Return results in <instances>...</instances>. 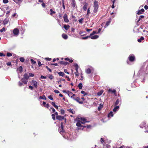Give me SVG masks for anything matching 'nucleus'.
Instances as JSON below:
<instances>
[{
	"mask_svg": "<svg viewBox=\"0 0 148 148\" xmlns=\"http://www.w3.org/2000/svg\"><path fill=\"white\" fill-rule=\"evenodd\" d=\"M67 93L69 97H71L72 98V92L69 91H68L67 92Z\"/></svg>",
	"mask_w": 148,
	"mask_h": 148,
	"instance_id": "nucleus-35",
	"label": "nucleus"
},
{
	"mask_svg": "<svg viewBox=\"0 0 148 148\" xmlns=\"http://www.w3.org/2000/svg\"><path fill=\"white\" fill-rule=\"evenodd\" d=\"M32 83L33 84L34 87L36 88L37 87V82L35 80H32Z\"/></svg>",
	"mask_w": 148,
	"mask_h": 148,
	"instance_id": "nucleus-7",
	"label": "nucleus"
},
{
	"mask_svg": "<svg viewBox=\"0 0 148 148\" xmlns=\"http://www.w3.org/2000/svg\"><path fill=\"white\" fill-rule=\"evenodd\" d=\"M120 102V99H117L115 103V106H116L118 105Z\"/></svg>",
	"mask_w": 148,
	"mask_h": 148,
	"instance_id": "nucleus-33",
	"label": "nucleus"
},
{
	"mask_svg": "<svg viewBox=\"0 0 148 148\" xmlns=\"http://www.w3.org/2000/svg\"><path fill=\"white\" fill-rule=\"evenodd\" d=\"M5 27H3L0 30V32H2L3 31L5 32Z\"/></svg>",
	"mask_w": 148,
	"mask_h": 148,
	"instance_id": "nucleus-50",
	"label": "nucleus"
},
{
	"mask_svg": "<svg viewBox=\"0 0 148 148\" xmlns=\"http://www.w3.org/2000/svg\"><path fill=\"white\" fill-rule=\"evenodd\" d=\"M7 56L8 57L11 56H12V54L10 53H7Z\"/></svg>",
	"mask_w": 148,
	"mask_h": 148,
	"instance_id": "nucleus-47",
	"label": "nucleus"
},
{
	"mask_svg": "<svg viewBox=\"0 0 148 148\" xmlns=\"http://www.w3.org/2000/svg\"><path fill=\"white\" fill-rule=\"evenodd\" d=\"M64 27L66 30H67L69 28L70 26L68 25H65L64 26Z\"/></svg>",
	"mask_w": 148,
	"mask_h": 148,
	"instance_id": "nucleus-21",
	"label": "nucleus"
},
{
	"mask_svg": "<svg viewBox=\"0 0 148 148\" xmlns=\"http://www.w3.org/2000/svg\"><path fill=\"white\" fill-rule=\"evenodd\" d=\"M39 98L40 99L45 100H46L47 99V98L45 95H43L42 96H40L39 97Z\"/></svg>",
	"mask_w": 148,
	"mask_h": 148,
	"instance_id": "nucleus-32",
	"label": "nucleus"
},
{
	"mask_svg": "<svg viewBox=\"0 0 148 148\" xmlns=\"http://www.w3.org/2000/svg\"><path fill=\"white\" fill-rule=\"evenodd\" d=\"M50 11L51 12L50 14L51 15H52V14H55L56 13V12L54 11H53L51 9H50Z\"/></svg>",
	"mask_w": 148,
	"mask_h": 148,
	"instance_id": "nucleus-25",
	"label": "nucleus"
},
{
	"mask_svg": "<svg viewBox=\"0 0 148 148\" xmlns=\"http://www.w3.org/2000/svg\"><path fill=\"white\" fill-rule=\"evenodd\" d=\"M23 77H24L23 78H24L27 80L28 79H29V76L27 74V73H26L25 74H24V75H23Z\"/></svg>",
	"mask_w": 148,
	"mask_h": 148,
	"instance_id": "nucleus-19",
	"label": "nucleus"
},
{
	"mask_svg": "<svg viewBox=\"0 0 148 148\" xmlns=\"http://www.w3.org/2000/svg\"><path fill=\"white\" fill-rule=\"evenodd\" d=\"M54 92H55V93H57V94L59 93H60V92L59 91H58V90H55L54 91Z\"/></svg>",
	"mask_w": 148,
	"mask_h": 148,
	"instance_id": "nucleus-59",
	"label": "nucleus"
},
{
	"mask_svg": "<svg viewBox=\"0 0 148 148\" xmlns=\"http://www.w3.org/2000/svg\"><path fill=\"white\" fill-rule=\"evenodd\" d=\"M80 121H78V122L76 123V125L77 127H86V126H83L81 124V122H80Z\"/></svg>",
	"mask_w": 148,
	"mask_h": 148,
	"instance_id": "nucleus-9",
	"label": "nucleus"
},
{
	"mask_svg": "<svg viewBox=\"0 0 148 148\" xmlns=\"http://www.w3.org/2000/svg\"><path fill=\"white\" fill-rule=\"evenodd\" d=\"M61 114H63L65 113V112L64 110L61 109L60 110Z\"/></svg>",
	"mask_w": 148,
	"mask_h": 148,
	"instance_id": "nucleus-48",
	"label": "nucleus"
},
{
	"mask_svg": "<svg viewBox=\"0 0 148 148\" xmlns=\"http://www.w3.org/2000/svg\"><path fill=\"white\" fill-rule=\"evenodd\" d=\"M19 60L21 62H23L25 61V59L23 57H21L20 58Z\"/></svg>",
	"mask_w": 148,
	"mask_h": 148,
	"instance_id": "nucleus-37",
	"label": "nucleus"
},
{
	"mask_svg": "<svg viewBox=\"0 0 148 148\" xmlns=\"http://www.w3.org/2000/svg\"><path fill=\"white\" fill-rule=\"evenodd\" d=\"M19 30L17 28H15L13 30V33L15 35H18L19 34Z\"/></svg>",
	"mask_w": 148,
	"mask_h": 148,
	"instance_id": "nucleus-5",
	"label": "nucleus"
},
{
	"mask_svg": "<svg viewBox=\"0 0 148 148\" xmlns=\"http://www.w3.org/2000/svg\"><path fill=\"white\" fill-rule=\"evenodd\" d=\"M90 37V35L89 36H87L85 37H82V39L85 40V39H86L87 38H89Z\"/></svg>",
	"mask_w": 148,
	"mask_h": 148,
	"instance_id": "nucleus-41",
	"label": "nucleus"
},
{
	"mask_svg": "<svg viewBox=\"0 0 148 148\" xmlns=\"http://www.w3.org/2000/svg\"><path fill=\"white\" fill-rule=\"evenodd\" d=\"M69 63L67 62H64L63 61H60L59 62V64H63L64 65H66L68 64Z\"/></svg>",
	"mask_w": 148,
	"mask_h": 148,
	"instance_id": "nucleus-11",
	"label": "nucleus"
},
{
	"mask_svg": "<svg viewBox=\"0 0 148 148\" xmlns=\"http://www.w3.org/2000/svg\"><path fill=\"white\" fill-rule=\"evenodd\" d=\"M119 107L118 106H116L113 109V111L114 112H115L117 109L119 108Z\"/></svg>",
	"mask_w": 148,
	"mask_h": 148,
	"instance_id": "nucleus-38",
	"label": "nucleus"
},
{
	"mask_svg": "<svg viewBox=\"0 0 148 148\" xmlns=\"http://www.w3.org/2000/svg\"><path fill=\"white\" fill-rule=\"evenodd\" d=\"M98 3L97 1L95 0L94 3V7H99L98 5Z\"/></svg>",
	"mask_w": 148,
	"mask_h": 148,
	"instance_id": "nucleus-15",
	"label": "nucleus"
},
{
	"mask_svg": "<svg viewBox=\"0 0 148 148\" xmlns=\"http://www.w3.org/2000/svg\"><path fill=\"white\" fill-rule=\"evenodd\" d=\"M94 8L93 12L95 13H96L98 11V7H94Z\"/></svg>",
	"mask_w": 148,
	"mask_h": 148,
	"instance_id": "nucleus-22",
	"label": "nucleus"
},
{
	"mask_svg": "<svg viewBox=\"0 0 148 148\" xmlns=\"http://www.w3.org/2000/svg\"><path fill=\"white\" fill-rule=\"evenodd\" d=\"M21 81L23 83L25 84H27L28 82L27 79L23 77L21 79Z\"/></svg>",
	"mask_w": 148,
	"mask_h": 148,
	"instance_id": "nucleus-10",
	"label": "nucleus"
},
{
	"mask_svg": "<svg viewBox=\"0 0 148 148\" xmlns=\"http://www.w3.org/2000/svg\"><path fill=\"white\" fill-rule=\"evenodd\" d=\"M79 119L81 121V123L82 124H84L86 122H88V121H86V119L84 118L80 117Z\"/></svg>",
	"mask_w": 148,
	"mask_h": 148,
	"instance_id": "nucleus-3",
	"label": "nucleus"
},
{
	"mask_svg": "<svg viewBox=\"0 0 148 148\" xmlns=\"http://www.w3.org/2000/svg\"><path fill=\"white\" fill-rule=\"evenodd\" d=\"M29 77H33L34 76V75L32 73H29Z\"/></svg>",
	"mask_w": 148,
	"mask_h": 148,
	"instance_id": "nucleus-55",
	"label": "nucleus"
},
{
	"mask_svg": "<svg viewBox=\"0 0 148 148\" xmlns=\"http://www.w3.org/2000/svg\"><path fill=\"white\" fill-rule=\"evenodd\" d=\"M49 105V103H47L45 105V106H44L48 108Z\"/></svg>",
	"mask_w": 148,
	"mask_h": 148,
	"instance_id": "nucleus-62",
	"label": "nucleus"
},
{
	"mask_svg": "<svg viewBox=\"0 0 148 148\" xmlns=\"http://www.w3.org/2000/svg\"><path fill=\"white\" fill-rule=\"evenodd\" d=\"M9 20L7 18H5L3 21V23L4 25H5L8 23Z\"/></svg>",
	"mask_w": 148,
	"mask_h": 148,
	"instance_id": "nucleus-18",
	"label": "nucleus"
},
{
	"mask_svg": "<svg viewBox=\"0 0 148 148\" xmlns=\"http://www.w3.org/2000/svg\"><path fill=\"white\" fill-rule=\"evenodd\" d=\"M110 22V21H107L106 22V26H108L109 25Z\"/></svg>",
	"mask_w": 148,
	"mask_h": 148,
	"instance_id": "nucleus-52",
	"label": "nucleus"
},
{
	"mask_svg": "<svg viewBox=\"0 0 148 148\" xmlns=\"http://www.w3.org/2000/svg\"><path fill=\"white\" fill-rule=\"evenodd\" d=\"M3 1L4 3H6L8 2V0H3Z\"/></svg>",
	"mask_w": 148,
	"mask_h": 148,
	"instance_id": "nucleus-54",
	"label": "nucleus"
},
{
	"mask_svg": "<svg viewBox=\"0 0 148 148\" xmlns=\"http://www.w3.org/2000/svg\"><path fill=\"white\" fill-rule=\"evenodd\" d=\"M71 6H72V7L73 8H74L75 7V5H76V4H75V0H71Z\"/></svg>",
	"mask_w": 148,
	"mask_h": 148,
	"instance_id": "nucleus-14",
	"label": "nucleus"
},
{
	"mask_svg": "<svg viewBox=\"0 0 148 148\" xmlns=\"http://www.w3.org/2000/svg\"><path fill=\"white\" fill-rule=\"evenodd\" d=\"M7 65L8 66H10L11 65V64L10 62H8L6 63Z\"/></svg>",
	"mask_w": 148,
	"mask_h": 148,
	"instance_id": "nucleus-64",
	"label": "nucleus"
},
{
	"mask_svg": "<svg viewBox=\"0 0 148 148\" xmlns=\"http://www.w3.org/2000/svg\"><path fill=\"white\" fill-rule=\"evenodd\" d=\"M103 92V91L102 90H101L100 91L98 92L97 93V95L99 96H100L101 95Z\"/></svg>",
	"mask_w": 148,
	"mask_h": 148,
	"instance_id": "nucleus-36",
	"label": "nucleus"
},
{
	"mask_svg": "<svg viewBox=\"0 0 148 148\" xmlns=\"http://www.w3.org/2000/svg\"><path fill=\"white\" fill-rule=\"evenodd\" d=\"M113 116V112L112 111L110 112L108 114V117H112Z\"/></svg>",
	"mask_w": 148,
	"mask_h": 148,
	"instance_id": "nucleus-27",
	"label": "nucleus"
},
{
	"mask_svg": "<svg viewBox=\"0 0 148 148\" xmlns=\"http://www.w3.org/2000/svg\"><path fill=\"white\" fill-rule=\"evenodd\" d=\"M103 107V106H102V105H101V104H100L99 105V107H98V110H100Z\"/></svg>",
	"mask_w": 148,
	"mask_h": 148,
	"instance_id": "nucleus-58",
	"label": "nucleus"
},
{
	"mask_svg": "<svg viewBox=\"0 0 148 148\" xmlns=\"http://www.w3.org/2000/svg\"><path fill=\"white\" fill-rule=\"evenodd\" d=\"M64 72L68 74H69V73L68 72L66 69H64Z\"/></svg>",
	"mask_w": 148,
	"mask_h": 148,
	"instance_id": "nucleus-56",
	"label": "nucleus"
},
{
	"mask_svg": "<svg viewBox=\"0 0 148 148\" xmlns=\"http://www.w3.org/2000/svg\"><path fill=\"white\" fill-rule=\"evenodd\" d=\"M67 110L73 114H74L75 113V111H73L71 109H68Z\"/></svg>",
	"mask_w": 148,
	"mask_h": 148,
	"instance_id": "nucleus-34",
	"label": "nucleus"
},
{
	"mask_svg": "<svg viewBox=\"0 0 148 148\" xmlns=\"http://www.w3.org/2000/svg\"><path fill=\"white\" fill-rule=\"evenodd\" d=\"M88 5V3H86L84 5L83 7V9L84 11H86L87 10Z\"/></svg>",
	"mask_w": 148,
	"mask_h": 148,
	"instance_id": "nucleus-17",
	"label": "nucleus"
},
{
	"mask_svg": "<svg viewBox=\"0 0 148 148\" xmlns=\"http://www.w3.org/2000/svg\"><path fill=\"white\" fill-rule=\"evenodd\" d=\"M95 34H97V32L95 31H93L90 34V36H92V35Z\"/></svg>",
	"mask_w": 148,
	"mask_h": 148,
	"instance_id": "nucleus-43",
	"label": "nucleus"
},
{
	"mask_svg": "<svg viewBox=\"0 0 148 148\" xmlns=\"http://www.w3.org/2000/svg\"><path fill=\"white\" fill-rule=\"evenodd\" d=\"M56 119L59 121H62L64 119V117L61 116L59 115L56 116Z\"/></svg>",
	"mask_w": 148,
	"mask_h": 148,
	"instance_id": "nucleus-8",
	"label": "nucleus"
},
{
	"mask_svg": "<svg viewBox=\"0 0 148 148\" xmlns=\"http://www.w3.org/2000/svg\"><path fill=\"white\" fill-rule=\"evenodd\" d=\"M18 85L19 86H21L23 85V84L22 83L20 82H18Z\"/></svg>",
	"mask_w": 148,
	"mask_h": 148,
	"instance_id": "nucleus-53",
	"label": "nucleus"
},
{
	"mask_svg": "<svg viewBox=\"0 0 148 148\" xmlns=\"http://www.w3.org/2000/svg\"><path fill=\"white\" fill-rule=\"evenodd\" d=\"M74 66L75 67V70L76 71V72L75 73V74L76 76H77L78 75V74H77L78 72V65L77 64H75Z\"/></svg>",
	"mask_w": 148,
	"mask_h": 148,
	"instance_id": "nucleus-2",
	"label": "nucleus"
},
{
	"mask_svg": "<svg viewBox=\"0 0 148 148\" xmlns=\"http://www.w3.org/2000/svg\"><path fill=\"white\" fill-rule=\"evenodd\" d=\"M78 87L79 89H82V84L81 83H79L78 85Z\"/></svg>",
	"mask_w": 148,
	"mask_h": 148,
	"instance_id": "nucleus-30",
	"label": "nucleus"
},
{
	"mask_svg": "<svg viewBox=\"0 0 148 148\" xmlns=\"http://www.w3.org/2000/svg\"><path fill=\"white\" fill-rule=\"evenodd\" d=\"M58 74L60 76H61L62 77H64V73L61 71L59 72Z\"/></svg>",
	"mask_w": 148,
	"mask_h": 148,
	"instance_id": "nucleus-23",
	"label": "nucleus"
},
{
	"mask_svg": "<svg viewBox=\"0 0 148 148\" xmlns=\"http://www.w3.org/2000/svg\"><path fill=\"white\" fill-rule=\"evenodd\" d=\"M18 71L20 72L21 73L23 71V67L22 66H20L19 68L18 69Z\"/></svg>",
	"mask_w": 148,
	"mask_h": 148,
	"instance_id": "nucleus-28",
	"label": "nucleus"
},
{
	"mask_svg": "<svg viewBox=\"0 0 148 148\" xmlns=\"http://www.w3.org/2000/svg\"><path fill=\"white\" fill-rule=\"evenodd\" d=\"M48 97L49 99L51 100H53V98L52 97V96L51 95H50L49 96H48Z\"/></svg>",
	"mask_w": 148,
	"mask_h": 148,
	"instance_id": "nucleus-49",
	"label": "nucleus"
},
{
	"mask_svg": "<svg viewBox=\"0 0 148 148\" xmlns=\"http://www.w3.org/2000/svg\"><path fill=\"white\" fill-rule=\"evenodd\" d=\"M41 79H46L47 78V77L46 76H44L43 75H42L40 77Z\"/></svg>",
	"mask_w": 148,
	"mask_h": 148,
	"instance_id": "nucleus-57",
	"label": "nucleus"
},
{
	"mask_svg": "<svg viewBox=\"0 0 148 148\" xmlns=\"http://www.w3.org/2000/svg\"><path fill=\"white\" fill-rule=\"evenodd\" d=\"M61 129V130H59V131L60 134H62L64 133L65 131H64V128Z\"/></svg>",
	"mask_w": 148,
	"mask_h": 148,
	"instance_id": "nucleus-26",
	"label": "nucleus"
},
{
	"mask_svg": "<svg viewBox=\"0 0 148 148\" xmlns=\"http://www.w3.org/2000/svg\"><path fill=\"white\" fill-rule=\"evenodd\" d=\"M64 60H66V61H69V62H70V63H72L73 62V61L71 59V60H70L69 58H65L64 59Z\"/></svg>",
	"mask_w": 148,
	"mask_h": 148,
	"instance_id": "nucleus-31",
	"label": "nucleus"
},
{
	"mask_svg": "<svg viewBox=\"0 0 148 148\" xmlns=\"http://www.w3.org/2000/svg\"><path fill=\"white\" fill-rule=\"evenodd\" d=\"M63 18L64 21L66 23H68L69 22V21L67 18V16L66 14H64Z\"/></svg>",
	"mask_w": 148,
	"mask_h": 148,
	"instance_id": "nucleus-6",
	"label": "nucleus"
},
{
	"mask_svg": "<svg viewBox=\"0 0 148 148\" xmlns=\"http://www.w3.org/2000/svg\"><path fill=\"white\" fill-rule=\"evenodd\" d=\"M63 122H62L60 123V128L62 129L64 128V126L63 125Z\"/></svg>",
	"mask_w": 148,
	"mask_h": 148,
	"instance_id": "nucleus-45",
	"label": "nucleus"
},
{
	"mask_svg": "<svg viewBox=\"0 0 148 148\" xmlns=\"http://www.w3.org/2000/svg\"><path fill=\"white\" fill-rule=\"evenodd\" d=\"M30 61H31V62L32 64H35L36 63V62L33 59H31Z\"/></svg>",
	"mask_w": 148,
	"mask_h": 148,
	"instance_id": "nucleus-44",
	"label": "nucleus"
},
{
	"mask_svg": "<svg viewBox=\"0 0 148 148\" xmlns=\"http://www.w3.org/2000/svg\"><path fill=\"white\" fill-rule=\"evenodd\" d=\"M41 5L44 8L45 7V6H46L44 2L42 3V4Z\"/></svg>",
	"mask_w": 148,
	"mask_h": 148,
	"instance_id": "nucleus-63",
	"label": "nucleus"
},
{
	"mask_svg": "<svg viewBox=\"0 0 148 148\" xmlns=\"http://www.w3.org/2000/svg\"><path fill=\"white\" fill-rule=\"evenodd\" d=\"M144 39V38L143 37L141 36L140 39L138 40V41L139 42H141L142 40H143Z\"/></svg>",
	"mask_w": 148,
	"mask_h": 148,
	"instance_id": "nucleus-29",
	"label": "nucleus"
},
{
	"mask_svg": "<svg viewBox=\"0 0 148 148\" xmlns=\"http://www.w3.org/2000/svg\"><path fill=\"white\" fill-rule=\"evenodd\" d=\"M85 33V32L82 31H80L79 32V34L82 36H84V34H83Z\"/></svg>",
	"mask_w": 148,
	"mask_h": 148,
	"instance_id": "nucleus-39",
	"label": "nucleus"
},
{
	"mask_svg": "<svg viewBox=\"0 0 148 148\" xmlns=\"http://www.w3.org/2000/svg\"><path fill=\"white\" fill-rule=\"evenodd\" d=\"M145 11V10L143 9H142L141 10H139L137 12V14L138 15L142 14Z\"/></svg>",
	"mask_w": 148,
	"mask_h": 148,
	"instance_id": "nucleus-13",
	"label": "nucleus"
},
{
	"mask_svg": "<svg viewBox=\"0 0 148 148\" xmlns=\"http://www.w3.org/2000/svg\"><path fill=\"white\" fill-rule=\"evenodd\" d=\"M129 61L131 62H133L135 60V57L133 54H131L129 55L128 57Z\"/></svg>",
	"mask_w": 148,
	"mask_h": 148,
	"instance_id": "nucleus-1",
	"label": "nucleus"
},
{
	"mask_svg": "<svg viewBox=\"0 0 148 148\" xmlns=\"http://www.w3.org/2000/svg\"><path fill=\"white\" fill-rule=\"evenodd\" d=\"M108 92H112V93H114V94H115V93H116V90L115 89H112V88H110L108 90Z\"/></svg>",
	"mask_w": 148,
	"mask_h": 148,
	"instance_id": "nucleus-12",
	"label": "nucleus"
},
{
	"mask_svg": "<svg viewBox=\"0 0 148 148\" xmlns=\"http://www.w3.org/2000/svg\"><path fill=\"white\" fill-rule=\"evenodd\" d=\"M81 93L82 94H84V95H83V96H85L87 94V93L85 92L83 90L81 91Z\"/></svg>",
	"mask_w": 148,
	"mask_h": 148,
	"instance_id": "nucleus-40",
	"label": "nucleus"
},
{
	"mask_svg": "<svg viewBox=\"0 0 148 148\" xmlns=\"http://www.w3.org/2000/svg\"><path fill=\"white\" fill-rule=\"evenodd\" d=\"M62 37L65 39H66L68 38V36L67 35L65 34H62Z\"/></svg>",
	"mask_w": 148,
	"mask_h": 148,
	"instance_id": "nucleus-16",
	"label": "nucleus"
},
{
	"mask_svg": "<svg viewBox=\"0 0 148 148\" xmlns=\"http://www.w3.org/2000/svg\"><path fill=\"white\" fill-rule=\"evenodd\" d=\"M49 78L51 79H52L53 78V76L52 75H49L48 76Z\"/></svg>",
	"mask_w": 148,
	"mask_h": 148,
	"instance_id": "nucleus-51",
	"label": "nucleus"
},
{
	"mask_svg": "<svg viewBox=\"0 0 148 148\" xmlns=\"http://www.w3.org/2000/svg\"><path fill=\"white\" fill-rule=\"evenodd\" d=\"M38 64L39 65V66H40L42 64H41V62L40 61H38Z\"/></svg>",
	"mask_w": 148,
	"mask_h": 148,
	"instance_id": "nucleus-60",
	"label": "nucleus"
},
{
	"mask_svg": "<svg viewBox=\"0 0 148 148\" xmlns=\"http://www.w3.org/2000/svg\"><path fill=\"white\" fill-rule=\"evenodd\" d=\"M100 141L101 144H103V143L104 142V141L102 138H101L100 139Z\"/></svg>",
	"mask_w": 148,
	"mask_h": 148,
	"instance_id": "nucleus-61",
	"label": "nucleus"
},
{
	"mask_svg": "<svg viewBox=\"0 0 148 148\" xmlns=\"http://www.w3.org/2000/svg\"><path fill=\"white\" fill-rule=\"evenodd\" d=\"M99 37V36L97 35H95L93 36H90V38L92 39H97Z\"/></svg>",
	"mask_w": 148,
	"mask_h": 148,
	"instance_id": "nucleus-20",
	"label": "nucleus"
},
{
	"mask_svg": "<svg viewBox=\"0 0 148 148\" xmlns=\"http://www.w3.org/2000/svg\"><path fill=\"white\" fill-rule=\"evenodd\" d=\"M91 72V70L89 68L87 69L86 71V73L88 74L90 73Z\"/></svg>",
	"mask_w": 148,
	"mask_h": 148,
	"instance_id": "nucleus-24",
	"label": "nucleus"
},
{
	"mask_svg": "<svg viewBox=\"0 0 148 148\" xmlns=\"http://www.w3.org/2000/svg\"><path fill=\"white\" fill-rule=\"evenodd\" d=\"M84 20L83 18H81L80 19H79L78 20V21L79 22V23L80 24H82V21Z\"/></svg>",
	"mask_w": 148,
	"mask_h": 148,
	"instance_id": "nucleus-42",
	"label": "nucleus"
},
{
	"mask_svg": "<svg viewBox=\"0 0 148 148\" xmlns=\"http://www.w3.org/2000/svg\"><path fill=\"white\" fill-rule=\"evenodd\" d=\"M52 118L53 120H54L55 119V115L54 114H52L51 115Z\"/></svg>",
	"mask_w": 148,
	"mask_h": 148,
	"instance_id": "nucleus-46",
	"label": "nucleus"
},
{
	"mask_svg": "<svg viewBox=\"0 0 148 148\" xmlns=\"http://www.w3.org/2000/svg\"><path fill=\"white\" fill-rule=\"evenodd\" d=\"M73 99L74 100L76 101L79 104H82L83 103V101H79V100L80 99V98L79 97H77V98H75L73 97Z\"/></svg>",
	"mask_w": 148,
	"mask_h": 148,
	"instance_id": "nucleus-4",
	"label": "nucleus"
}]
</instances>
